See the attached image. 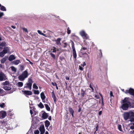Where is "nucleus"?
<instances>
[{"mask_svg": "<svg viewBox=\"0 0 134 134\" xmlns=\"http://www.w3.org/2000/svg\"><path fill=\"white\" fill-rule=\"evenodd\" d=\"M122 103L123 104L121 106V108L124 110H127L131 105V103L129 100L128 98H125L122 100Z\"/></svg>", "mask_w": 134, "mask_h": 134, "instance_id": "f257e3e1", "label": "nucleus"}, {"mask_svg": "<svg viewBox=\"0 0 134 134\" xmlns=\"http://www.w3.org/2000/svg\"><path fill=\"white\" fill-rule=\"evenodd\" d=\"M134 113L131 112H125L124 114V117L125 120H127L128 119H130V117L133 116Z\"/></svg>", "mask_w": 134, "mask_h": 134, "instance_id": "f03ea898", "label": "nucleus"}, {"mask_svg": "<svg viewBox=\"0 0 134 134\" xmlns=\"http://www.w3.org/2000/svg\"><path fill=\"white\" fill-rule=\"evenodd\" d=\"M10 51L9 48L8 47H6L4 48L3 51L0 52V57H3L5 54L9 53Z\"/></svg>", "mask_w": 134, "mask_h": 134, "instance_id": "7ed1b4c3", "label": "nucleus"}, {"mask_svg": "<svg viewBox=\"0 0 134 134\" xmlns=\"http://www.w3.org/2000/svg\"><path fill=\"white\" fill-rule=\"evenodd\" d=\"M80 35L84 39H87L88 38L87 35L84 31H82L80 32Z\"/></svg>", "mask_w": 134, "mask_h": 134, "instance_id": "20e7f679", "label": "nucleus"}, {"mask_svg": "<svg viewBox=\"0 0 134 134\" xmlns=\"http://www.w3.org/2000/svg\"><path fill=\"white\" fill-rule=\"evenodd\" d=\"M4 85V86L3 87V88L5 90L9 91L10 90V91L9 92V93H11L13 92L14 91L11 90V88L10 87L7 86V85L8 84H3Z\"/></svg>", "mask_w": 134, "mask_h": 134, "instance_id": "39448f33", "label": "nucleus"}, {"mask_svg": "<svg viewBox=\"0 0 134 134\" xmlns=\"http://www.w3.org/2000/svg\"><path fill=\"white\" fill-rule=\"evenodd\" d=\"M7 115L6 112L3 110L0 111V119H3Z\"/></svg>", "mask_w": 134, "mask_h": 134, "instance_id": "423d86ee", "label": "nucleus"}, {"mask_svg": "<svg viewBox=\"0 0 134 134\" xmlns=\"http://www.w3.org/2000/svg\"><path fill=\"white\" fill-rule=\"evenodd\" d=\"M39 130L40 132V134H43L44 133L45 130L43 125L41 126L39 128Z\"/></svg>", "mask_w": 134, "mask_h": 134, "instance_id": "0eeeda50", "label": "nucleus"}, {"mask_svg": "<svg viewBox=\"0 0 134 134\" xmlns=\"http://www.w3.org/2000/svg\"><path fill=\"white\" fill-rule=\"evenodd\" d=\"M5 75L2 72H0V81H2L4 80H5Z\"/></svg>", "mask_w": 134, "mask_h": 134, "instance_id": "6e6552de", "label": "nucleus"}, {"mask_svg": "<svg viewBox=\"0 0 134 134\" xmlns=\"http://www.w3.org/2000/svg\"><path fill=\"white\" fill-rule=\"evenodd\" d=\"M23 92L24 94L27 95H31L32 94V92L29 91L25 90L23 91Z\"/></svg>", "mask_w": 134, "mask_h": 134, "instance_id": "1a4fd4ad", "label": "nucleus"}, {"mask_svg": "<svg viewBox=\"0 0 134 134\" xmlns=\"http://www.w3.org/2000/svg\"><path fill=\"white\" fill-rule=\"evenodd\" d=\"M27 70V69L26 70L21 74L26 78L29 75Z\"/></svg>", "mask_w": 134, "mask_h": 134, "instance_id": "9d476101", "label": "nucleus"}, {"mask_svg": "<svg viewBox=\"0 0 134 134\" xmlns=\"http://www.w3.org/2000/svg\"><path fill=\"white\" fill-rule=\"evenodd\" d=\"M51 94L52 95V97L55 103L57 99L56 96L55 94H54L53 91L52 92Z\"/></svg>", "mask_w": 134, "mask_h": 134, "instance_id": "9b49d317", "label": "nucleus"}, {"mask_svg": "<svg viewBox=\"0 0 134 134\" xmlns=\"http://www.w3.org/2000/svg\"><path fill=\"white\" fill-rule=\"evenodd\" d=\"M61 40V39L60 38H58L55 40V41L56 42L55 44L57 45H61V43L60 41Z\"/></svg>", "mask_w": 134, "mask_h": 134, "instance_id": "f8f14e48", "label": "nucleus"}, {"mask_svg": "<svg viewBox=\"0 0 134 134\" xmlns=\"http://www.w3.org/2000/svg\"><path fill=\"white\" fill-rule=\"evenodd\" d=\"M69 111L70 114H71L72 116L74 117V111L71 108L69 107L68 109Z\"/></svg>", "mask_w": 134, "mask_h": 134, "instance_id": "ddd939ff", "label": "nucleus"}, {"mask_svg": "<svg viewBox=\"0 0 134 134\" xmlns=\"http://www.w3.org/2000/svg\"><path fill=\"white\" fill-rule=\"evenodd\" d=\"M48 114L44 112L42 114V117L43 119H46L48 118Z\"/></svg>", "mask_w": 134, "mask_h": 134, "instance_id": "4468645a", "label": "nucleus"}, {"mask_svg": "<svg viewBox=\"0 0 134 134\" xmlns=\"http://www.w3.org/2000/svg\"><path fill=\"white\" fill-rule=\"evenodd\" d=\"M49 52H50L49 55L51 57L53 60H54L55 59V55L52 53L51 51H49Z\"/></svg>", "mask_w": 134, "mask_h": 134, "instance_id": "2eb2a0df", "label": "nucleus"}, {"mask_svg": "<svg viewBox=\"0 0 134 134\" xmlns=\"http://www.w3.org/2000/svg\"><path fill=\"white\" fill-rule=\"evenodd\" d=\"M86 94V90L83 91L82 89H81V97L82 98L84 97L85 95Z\"/></svg>", "mask_w": 134, "mask_h": 134, "instance_id": "dca6fc26", "label": "nucleus"}, {"mask_svg": "<svg viewBox=\"0 0 134 134\" xmlns=\"http://www.w3.org/2000/svg\"><path fill=\"white\" fill-rule=\"evenodd\" d=\"M15 58L14 55H10L9 58L8 60L10 61H11L15 59Z\"/></svg>", "mask_w": 134, "mask_h": 134, "instance_id": "f3484780", "label": "nucleus"}, {"mask_svg": "<svg viewBox=\"0 0 134 134\" xmlns=\"http://www.w3.org/2000/svg\"><path fill=\"white\" fill-rule=\"evenodd\" d=\"M18 77L19 80L21 81L24 80L26 78L25 77L22 75V74L19 75Z\"/></svg>", "mask_w": 134, "mask_h": 134, "instance_id": "a211bd4d", "label": "nucleus"}, {"mask_svg": "<svg viewBox=\"0 0 134 134\" xmlns=\"http://www.w3.org/2000/svg\"><path fill=\"white\" fill-rule=\"evenodd\" d=\"M6 92L3 90L0 89V95L3 96L6 94Z\"/></svg>", "mask_w": 134, "mask_h": 134, "instance_id": "6ab92c4d", "label": "nucleus"}, {"mask_svg": "<svg viewBox=\"0 0 134 134\" xmlns=\"http://www.w3.org/2000/svg\"><path fill=\"white\" fill-rule=\"evenodd\" d=\"M7 45L6 43L5 42H2L0 44V48L2 49V47H4Z\"/></svg>", "mask_w": 134, "mask_h": 134, "instance_id": "aec40b11", "label": "nucleus"}, {"mask_svg": "<svg viewBox=\"0 0 134 134\" xmlns=\"http://www.w3.org/2000/svg\"><path fill=\"white\" fill-rule=\"evenodd\" d=\"M8 58L6 56H5L4 57L2 58L1 59V63L2 64H3L7 60V59Z\"/></svg>", "mask_w": 134, "mask_h": 134, "instance_id": "412c9836", "label": "nucleus"}, {"mask_svg": "<svg viewBox=\"0 0 134 134\" xmlns=\"http://www.w3.org/2000/svg\"><path fill=\"white\" fill-rule=\"evenodd\" d=\"M72 55L73 58L75 60H76L77 58V54L76 53V51H72Z\"/></svg>", "mask_w": 134, "mask_h": 134, "instance_id": "4be33fe9", "label": "nucleus"}, {"mask_svg": "<svg viewBox=\"0 0 134 134\" xmlns=\"http://www.w3.org/2000/svg\"><path fill=\"white\" fill-rule=\"evenodd\" d=\"M40 95L41 98L43 102V100L45 99L46 97L44 93L43 92H42L41 93Z\"/></svg>", "mask_w": 134, "mask_h": 134, "instance_id": "5701e85b", "label": "nucleus"}, {"mask_svg": "<svg viewBox=\"0 0 134 134\" xmlns=\"http://www.w3.org/2000/svg\"><path fill=\"white\" fill-rule=\"evenodd\" d=\"M45 127L47 128L48 127L50 124L49 122L47 120H46L45 121Z\"/></svg>", "mask_w": 134, "mask_h": 134, "instance_id": "b1692460", "label": "nucleus"}, {"mask_svg": "<svg viewBox=\"0 0 134 134\" xmlns=\"http://www.w3.org/2000/svg\"><path fill=\"white\" fill-rule=\"evenodd\" d=\"M71 45L72 51H75V49L74 46V43L72 41H71Z\"/></svg>", "mask_w": 134, "mask_h": 134, "instance_id": "393cba45", "label": "nucleus"}, {"mask_svg": "<svg viewBox=\"0 0 134 134\" xmlns=\"http://www.w3.org/2000/svg\"><path fill=\"white\" fill-rule=\"evenodd\" d=\"M32 84H26V85L25 86L24 88H28L30 90H31V89Z\"/></svg>", "mask_w": 134, "mask_h": 134, "instance_id": "a878e982", "label": "nucleus"}, {"mask_svg": "<svg viewBox=\"0 0 134 134\" xmlns=\"http://www.w3.org/2000/svg\"><path fill=\"white\" fill-rule=\"evenodd\" d=\"M20 62V60H18L14 61L13 62V63L15 65H17Z\"/></svg>", "mask_w": 134, "mask_h": 134, "instance_id": "bb28decb", "label": "nucleus"}, {"mask_svg": "<svg viewBox=\"0 0 134 134\" xmlns=\"http://www.w3.org/2000/svg\"><path fill=\"white\" fill-rule=\"evenodd\" d=\"M44 105L47 110L48 111H50L51 109L49 107L48 105L47 104H45Z\"/></svg>", "mask_w": 134, "mask_h": 134, "instance_id": "cd10ccee", "label": "nucleus"}, {"mask_svg": "<svg viewBox=\"0 0 134 134\" xmlns=\"http://www.w3.org/2000/svg\"><path fill=\"white\" fill-rule=\"evenodd\" d=\"M99 55H98V57L100 58H101L102 57V54L101 50L100 49L99 50Z\"/></svg>", "mask_w": 134, "mask_h": 134, "instance_id": "c85d7f7f", "label": "nucleus"}, {"mask_svg": "<svg viewBox=\"0 0 134 134\" xmlns=\"http://www.w3.org/2000/svg\"><path fill=\"white\" fill-rule=\"evenodd\" d=\"M1 7L0 8V9L3 11H5L6 10L4 6H2L1 5Z\"/></svg>", "mask_w": 134, "mask_h": 134, "instance_id": "c756f323", "label": "nucleus"}, {"mask_svg": "<svg viewBox=\"0 0 134 134\" xmlns=\"http://www.w3.org/2000/svg\"><path fill=\"white\" fill-rule=\"evenodd\" d=\"M28 82L26 84H32L33 83V81L31 78H30L28 79Z\"/></svg>", "mask_w": 134, "mask_h": 134, "instance_id": "7c9ffc66", "label": "nucleus"}, {"mask_svg": "<svg viewBox=\"0 0 134 134\" xmlns=\"http://www.w3.org/2000/svg\"><path fill=\"white\" fill-rule=\"evenodd\" d=\"M38 105L39 107L41 108H42L44 107V105L41 102H40Z\"/></svg>", "mask_w": 134, "mask_h": 134, "instance_id": "2f4dec72", "label": "nucleus"}, {"mask_svg": "<svg viewBox=\"0 0 134 134\" xmlns=\"http://www.w3.org/2000/svg\"><path fill=\"white\" fill-rule=\"evenodd\" d=\"M53 49H52V53H55L57 51V48L55 47H53Z\"/></svg>", "mask_w": 134, "mask_h": 134, "instance_id": "473e14b6", "label": "nucleus"}, {"mask_svg": "<svg viewBox=\"0 0 134 134\" xmlns=\"http://www.w3.org/2000/svg\"><path fill=\"white\" fill-rule=\"evenodd\" d=\"M130 121L131 122H134V113L133 116L130 117Z\"/></svg>", "mask_w": 134, "mask_h": 134, "instance_id": "72a5a7b5", "label": "nucleus"}, {"mask_svg": "<svg viewBox=\"0 0 134 134\" xmlns=\"http://www.w3.org/2000/svg\"><path fill=\"white\" fill-rule=\"evenodd\" d=\"M11 68L12 69V70L14 71V72H16V68L14 67V66H12L11 67Z\"/></svg>", "mask_w": 134, "mask_h": 134, "instance_id": "f704fd0d", "label": "nucleus"}, {"mask_svg": "<svg viewBox=\"0 0 134 134\" xmlns=\"http://www.w3.org/2000/svg\"><path fill=\"white\" fill-rule=\"evenodd\" d=\"M118 129H119V130L120 131H122V130L121 128V125L119 124L118 125Z\"/></svg>", "mask_w": 134, "mask_h": 134, "instance_id": "c9c22d12", "label": "nucleus"}, {"mask_svg": "<svg viewBox=\"0 0 134 134\" xmlns=\"http://www.w3.org/2000/svg\"><path fill=\"white\" fill-rule=\"evenodd\" d=\"M69 29V27H68L67 29V33L68 34H69L71 33V31Z\"/></svg>", "mask_w": 134, "mask_h": 134, "instance_id": "e433bc0d", "label": "nucleus"}, {"mask_svg": "<svg viewBox=\"0 0 134 134\" xmlns=\"http://www.w3.org/2000/svg\"><path fill=\"white\" fill-rule=\"evenodd\" d=\"M37 32L38 33V34H39L40 35H42L44 36L45 35V34H44L43 33H42L41 31L39 30H38L37 31Z\"/></svg>", "mask_w": 134, "mask_h": 134, "instance_id": "4c0bfd02", "label": "nucleus"}, {"mask_svg": "<svg viewBox=\"0 0 134 134\" xmlns=\"http://www.w3.org/2000/svg\"><path fill=\"white\" fill-rule=\"evenodd\" d=\"M20 68L21 70H23L24 69V65H20Z\"/></svg>", "mask_w": 134, "mask_h": 134, "instance_id": "58836bf2", "label": "nucleus"}, {"mask_svg": "<svg viewBox=\"0 0 134 134\" xmlns=\"http://www.w3.org/2000/svg\"><path fill=\"white\" fill-rule=\"evenodd\" d=\"M34 93L35 94H38L39 93V92L38 90H35L34 91Z\"/></svg>", "mask_w": 134, "mask_h": 134, "instance_id": "ea45409f", "label": "nucleus"}, {"mask_svg": "<svg viewBox=\"0 0 134 134\" xmlns=\"http://www.w3.org/2000/svg\"><path fill=\"white\" fill-rule=\"evenodd\" d=\"M33 88L36 89H38V87L36 86V84H33Z\"/></svg>", "mask_w": 134, "mask_h": 134, "instance_id": "a19ab883", "label": "nucleus"}, {"mask_svg": "<svg viewBox=\"0 0 134 134\" xmlns=\"http://www.w3.org/2000/svg\"><path fill=\"white\" fill-rule=\"evenodd\" d=\"M6 122V121H5L4 120L0 121V124L1 125H2L4 123H5Z\"/></svg>", "mask_w": 134, "mask_h": 134, "instance_id": "79ce46f5", "label": "nucleus"}, {"mask_svg": "<svg viewBox=\"0 0 134 134\" xmlns=\"http://www.w3.org/2000/svg\"><path fill=\"white\" fill-rule=\"evenodd\" d=\"M87 49V48L86 47H82L80 50L81 51H82V50H85Z\"/></svg>", "mask_w": 134, "mask_h": 134, "instance_id": "37998d69", "label": "nucleus"}, {"mask_svg": "<svg viewBox=\"0 0 134 134\" xmlns=\"http://www.w3.org/2000/svg\"><path fill=\"white\" fill-rule=\"evenodd\" d=\"M59 59L61 61H62L63 60L65 59V58L63 57H59Z\"/></svg>", "mask_w": 134, "mask_h": 134, "instance_id": "c03bdc74", "label": "nucleus"}, {"mask_svg": "<svg viewBox=\"0 0 134 134\" xmlns=\"http://www.w3.org/2000/svg\"><path fill=\"white\" fill-rule=\"evenodd\" d=\"M35 134H39V131L38 130H36L34 132Z\"/></svg>", "mask_w": 134, "mask_h": 134, "instance_id": "a18cd8bd", "label": "nucleus"}, {"mask_svg": "<svg viewBox=\"0 0 134 134\" xmlns=\"http://www.w3.org/2000/svg\"><path fill=\"white\" fill-rule=\"evenodd\" d=\"M5 105V104L4 103H2V104H0V107L1 108H3Z\"/></svg>", "mask_w": 134, "mask_h": 134, "instance_id": "49530a36", "label": "nucleus"}, {"mask_svg": "<svg viewBox=\"0 0 134 134\" xmlns=\"http://www.w3.org/2000/svg\"><path fill=\"white\" fill-rule=\"evenodd\" d=\"M79 69L81 71H83V68L80 65L79 66Z\"/></svg>", "mask_w": 134, "mask_h": 134, "instance_id": "de8ad7c7", "label": "nucleus"}, {"mask_svg": "<svg viewBox=\"0 0 134 134\" xmlns=\"http://www.w3.org/2000/svg\"><path fill=\"white\" fill-rule=\"evenodd\" d=\"M4 13L3 12H0V18L4 15Z\"/></svg>", "mask_w": 134, "mask_h": 134, "instance_id": "09e8293b", "label": "nucleus"}, {"mask_svg": "<svg viewBox=\"0 0 134 134\" xmlns=\"http://www.w3.org/2000/svg\"><path fill=\"white\" fill-rule=\"evenodd\" d=\"M23 31H24L25 32H28V31L27 30L26 28H23Z\"/></svg>", "mask_w": 134, "mask_h": 134, "instance_id": "8fccbe9b", "label": "nucleus"}, {"mask_svg": "<svg viewBox=\"0 0 134 134\" xmlns=\"http://www.w3.org/2000/svg\"><path fill=\"white\" fill-rule=\"evenodd\" d=\"M79 109L78 110V112H79L81 111V107H80V106H79Z\"/></svg>", "mask_w": 134, "mask_h": 134, "instance_id": "3c124183", "label": "nucleus"}, {"mask_svg": "<svg viewBox=\"0 0 134 134\" xmlns=\"http://www.w3.org/2000/svg\"><path fill=\"white\" fill-rule=\"evenodd\" d=\"M101 96L102 97V106H103L104 105V103L103 102V97L102 96V95H101Z\"/></svg>", "mask_w": 134, "mask_h": 134, "instance_id": "603ef678", "label": "nucleus"}, {"mask_svg": "<svg viewBox=\"0 0 134 134\" xmlns=\"http://www.w3.org/2000/svg\"><path fill=\"white\" fill-rule=\"evenodd\" d=\"M129 92V90H126L124 91V92L126 94L129 93V92Z\"/></svg>", "mask_w": 134, "mask_h": 134, "instance_id": "864d4df0", "label": "nucleus"}, {"mask_svg": "<svg viewBox=\"0 0 134 134\" xmlns=\"http://www.w3.org/2000/svg\"><path fill=\"white\" fill-rule=\"evenodd\" d=\"M64 48H66V47H67V43L66 42H65V43H64Z\"/></svg>", "mask_w": 134, "mask_h": 134, "instance_id": "5fc2aeb1", "label": "nucleus"}, {"mask_svg": "<svg viewBox=\"0 0 134 134\" xmlns=\"http://www.w3.org/2000/svg\"><path fill=\"white\" fill-rule=\"evenodd\" d=\"M90 87L92 91H93L94 90V89L91 86V84H90Z\"/></svg>", "mask_w": 134, "mask_h": 134, "instance_id": "6e6d98bb", "label": "nucleus"}, {"mask_svg": "<svg viewBox=\"0 0 134 134\" xmlns=\"http://www.w3.org/2000/svg\"><path fill=\"white\" fill-rule=\"evenodd\" d=\"M110 96H114L113 94V92L112 91L110 92Z\"/></svg>", "mask_w": 134, "mask_h": 134, "instance_id": "4d7b16f0", "label": "nucleus"}, {"mask_svg": "<svg viewBox=\"0 0 134 134\" xmlns=\"http://www.w3.org/2000/svg\"><path fill=\"white\" fill-rule=\"evenodd\" d=\"M130 129H131L132 130H133L134 129V126L133 125V126H131L130 127Z\"/></svg>", "mask_w": 134, "mask_h": 134, "instance_id": "13d9d810", "label": "nucleus"}, {"mask_svg": "<svg viewBox=\"0 0 134 134\" xmlns=\"http://www.w3.org/2000/svg\"><path fill=\"white\" fill-rule=\"evenodd\" d=\"M81 65L83 67H84L86 65V63L85 62H84L82 64H81Z\"/></svg>", "mask_w": 134, "mask_h": 134, "instance_id": "bf43d9fd", "label": "nucleus"}, {"mask_svg": "<svg viewBox=\"0 0 134 134\" xmlns=\"http://www.w3.org/2000/svg\"><path fill=\"white\" fill-rule=\"evenodd\" d=\"M95 97L97 99H98L99 98V96L96 95L95 96Z\"/></svg>", "mask_w": 134, "mask_h": 134, "instance_id": "052dcab7", "label": "nucleus"}, {"mask_svg": "<svg viewBox=\"0 0 134 134\" xmlns=\"http://www.w3.org/2000/svg\"><path fill=\"white\" fill-rule=\"evenodd\" d=\"M2 84H9V83L7 81H5Z\"/></svg>", "mask_w": 134, "mask_h": 134, "instance_id": "680f3d73", "label": "nucleus"}, {"mask_svg": "<svg viewBox=\"0 0 134 134\" xmlns=\"http://www.w3.org/2000/svg\"><path fill=\"white\" fill-rule=\"evenodd\" d=\"M102 111H99L98 113L99 115H101L102 114Z\"/></svg>", "mask_w": 134, "mask_h": 134, "instance_id": "e2e57ef3", "label": "nucleus"}, {"mask_svg": "<svg viewBox=\"0 0 134 134\" xmlns=\"http://www.w3.org/2000/svg\"><path fill=\"white\" fill-rule=\"evenodd\" d=\"M30 113L32 115V114H33V111H32V110H30Z\"/></svg>", "mask_w": 134, "mask_h": 134, "instance_id": "0e129e2a", "label": "nucleus"}, {"mask_svg": "<svg viewBox=\"0 0 134 134\" xmlns=\"http://www.w3.org/2000/svg\"><path fill=\"white\" fill-rule=\"evenodd\" d=\"M132 107L134 108V103H132L131 104Z\"/></svg>", "mask_w": 134, "mask_h": 134, "instance_id": "69168bd1", "label": "nucleus"}, {"mask_svg": "<svg viewBox=\"0 0 134 134\" xmlns=\"http://www.w3.org/2000/svg\"><path fill=\"white\" fill-rule=\"evenodd\" d=\"M18 86L19 87H21L23 86V84H18Z\"/></svg>", "mask_w": 134, "mask_h": 134, "instance_id": "338daca9", "label": "nucleus"}, {"mask_svg": "<svg viewBox=\"0 0 134 134\" xmlns=\"http://www.w3.org/2000/svg\"><path fill=\"white\" fill-rule=\"evenodd\" d=\"M48 119L49 120H52L51 116H49L48 118Z\"/></svg>", "mask_w": 134, "mask_h": 134, "instance_id": "774afa93", "label": "nucleus"}]
</instances>
